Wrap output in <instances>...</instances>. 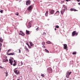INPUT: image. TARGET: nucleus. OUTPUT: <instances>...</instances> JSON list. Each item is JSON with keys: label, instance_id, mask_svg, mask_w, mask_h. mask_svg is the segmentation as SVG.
Here are the masks:
<instances>
[{"label": "nucleus", "instance_id": "2", "mask_svg": "<svg viewBox=\"0 0 80 80\" xmlns=\"http://www.w3.org/2000/svg\"><path fill=\"white\" fill-rule=\"evenodd\" d=\"M47 72L48 73H51L53 72V70L51 68H48L47 69Z\"/></svg>", "mask_w": 80, "mask_h": 80}, {"label": "nucleus", "instance_id": "49", "mask_svg": "<svg viewBox=\"0 0 80 80\" xmlns=\"http://www.w3.org/2000/svg\"><path fill=\"white\" fill-rule=\"evenodd\" d=\"M77 1L78 2H80V0H77Z\"/></svg>", "mask_w": 80, "mask_h": 80}, {"label": "nucleus", "instance_id": "26", "mask_svg": "<svg viewBox=\"0 0 80 80\" xmlns=\"http://www.w3.org/2000/svg\"><path fill=\"white\" fill-rule=\"evenodd\" d=\"M24 48H25V50H27V51H29V50H28V48H27L26 47V46H25Z\"/></svg>", "mask_w": 80, "mask_h": 80}, {"label": "nucleus", "instance_id": "38", "mask_svg": "<svg viewBox=\"0 0 80 80\" xmlns=\"http://www.w3.org/2000/svg\"><path fill=\"white\" fill-rule=\"evenodd\" d=\"M43 35H46V33H45V32H43Z\"/></svg>", "mask_w": 80, "mask_h": 80}, {"label": "nucleus", "instance_id": "12", "mask_svg": "<svg viewBox=\"0 0 80 80\" xmlns=\"http://www.w3.org/2000/svg\"><path fill=\"white\" fill-rule=\"evenodd\" d=\"M14 54H15V53L13 52L7 53V55H15Z\"/></svg>", "mask_w": 80, "mask_h": 80}, {"label": "nucleus", "instance_id": "7", "mask_svg": "<svg viewBox=\"0 0 80 80\" xmlns=\"http://www.w3.org/2000/svg\"><path fill=\"white\" fill-rule=\"evenodd\" d=\"M19 35H22V36H25V33L23 32V31H20V32L19 33Z\"/></svg>", "mask_w": 80, "mask_h": 80}, {"label": "nucleus", "instance_id": "8", "mask_svg": "<svg viewBox=\"0 0 80 80\" xmlns=\"http://www.w3.org/2000/svg\"><path fill=\"white\" fill-rule=\"evenodd\" d=\"M63 46L64 49L66 50V51H67L68 50L67 45L66 44H63Z\"/></svg>", "mask_w": 80, "mask_h": 80}, {"label": "nucleus", "instance_id": "56", "mask_svg": "<svg viewBox=\"0 0 80 80\" xmlns=\"http://www.w3.org/2000/svg\"><path fill=\"white\" fill-rule=\"evenodd\" d=\"M1 51V47H0V52Z\"/></svg>", "mask_w": 80, "mask_h": 80}, {"label": "nucleus", "instance_id": "46", "mask_svg": "<svg viewBox=\"0 0 80 80\" xmlns=\"http://www.w3.org/2000/svg\"><path fill=\"white\" fill-rule=\"evenodd\" d=\"M28 47L29 48H31V47L30 46V45L28 46Z\"/></svg>", "mask_w": 80, "mask_h": 80}, {"label": "nucleus", "instance_id": "57", "mask_svg": "<svg viewBox=\"0 0 80 80\" xmlns=\"http://www.w3.org/2000/svg\"><path fill=\"white\" fill-rule=\"evenodd\" d=\"M8 76V74H6V77H7Z\"/></svg>", "mask_w": 80, "mask_h": 80}, {"label": "nucleus", "instance_id": "63", "mask_svg": "<svg viewBox=\"0 0 80 80\" xmlns=\"http://www.w3.org/2000/svg\"><path fill=\"white\" fill-rule=\"evenodd\" d=\"M65 80H66V79H65Z\"/></svg>", "mask_w": 80, "mask_h": 80}, {"label": "nucleus", "instance_id": "30", "mask_svg": "<svg viewBox=\"0 0 80 80\" xmlns=\"http://www.w3.org/2000/svg\"><path fill=\"white\" fill-rule=\"evenodd\" d=\"M3 11L2 10H1L0 11V12L1 13H3Z\"/></svg>", "mask_w": 80, "mask_h": 80}, {"label": "nucleus", "instance_id": "51", "mask_svg": "<svg viewBox=\"0 0 80 80\" xmlns=\"http://www.w3.org/2000/svg\"><path fill=\"white\" fill-rule=\"evenodd\" d=\"M8 50L9 52V51H11V49H9Z\"/></svg>", "mask_w": 80, "mask_h": 80}, {"label": "nucleus", "instance_id": "4", "mask_svg": "<svg viewBox=\"0 0 80 80\" xmlns=\"http://www.w3.org/2000/svg\"><path fill=\"white\" fill-rule=\"evenodd\" d=\"M13 62H14L13 64V62H12V63H10L11 65H13V67H15V66L17 65V61H16V60H14V61H13Z\"/></svg>", "mask_w": 80, "mask_h": 80}, {"label": "nucleus", "instance_id": "28", "mask_svg": "<svg viewBox=\"0 0 80 80\" xmlns=\"http://www.w3.org/2000/svg\"><path fill=\"white\" fill-rule=\"evenodd\" d=\"M42 45H45V42H42Z\"/></svg>", "mask_w": 80, "mask_h": 80}, {"label": "nucleus", "instance_id": "55", "mask_svg": "<svg viewBox=\"0 0 80 80\" xmlns=\"http://www.w3.org/2000/svg\"><path fill=\"white\" fill-rule=\"evenodd\" d=\"M55 14H57V13H55V14H54V16L56 15H55Z\"/></svg>", "mask_w": 80, "mask_h": 80}, {"label": "nucleus", "instance_id": "14", "mask_svg": "<svg viewBox=\"0 0 80 80\" xmlns=\"http://www.w3.org/2000/svg\"><path fill=\"white\" fill-rule=\"evenodd\" d=\"M65 11V9H63L61 11V13L62 15L64 13V12Z\"/></svg>", "mask_w": 80, "mask_h": 80}, {"label": "nucleus", "instance_id": "31", "mask_svg": "<svg viewBox=\"0 0 80 80\" xmlns=\"http://www.w3.org/2000/svg\"><path fill=\"white\" fill-rule=\"evenodd\" d=\"M54 61H55L56 62H58V61L57 60V59H54Z\"/></svg>", "mask_w": 80, "mask_h": 80}, {"label": "nucleus", "instance_id": "25", "mask_svg": "<svg viewBox=\"0 0 80 80\" xmlns=\"http://www.w3.org/2000/svg\"><path fill=\"white\" fill-rule=\"evenodd\" d=\"M44 51H45V52H46V53H49V51H48V50L46 49H45Z\"/></svg>", "mask_w": 80, "mask_h": 80}, {"label": "nucleus", "instance_id": "6", "mask_svg": "<svg viewBox=\"0 0 80 80\" xmlns=\"http://www.w3.org/2000/svg\"><path fill=\"white\" fill-rule=\"evenodd\" d=\"M13 60H14V58H12V57L10 58V59L9 60V63H12L13 62V61H12Z\"/></svg>", "mask_w": 80, "mask_h": 80}, {"label": "nucleus", "instance_id": "60", "mask_svg": "<svg viewBox=\"0 0 80 80\" xmlns=\"http://www.w3.org/2000/svg\"><path fill=\"white\" fill-rule=\"evenodd\" d=\"M17 80H20L19 79H17Z\"/></svg>", "mask_w": 80, "mask_h": 80}, {"label": "nucleus", "instance_id": "24", "mask_svg": "<svg viewBox=\"0 0 80 80\" xmlns=\"http://www.w3.org/2000/svg\"><path fill=\"white\" fill-rule=\"evenodd\" d=\"M46 43H48V44H52V42L50 41H46Z\"/></svg>", "mask_w": 80, "mask_h": 80}, {"label": "nucleus", "instance_id": "16", "mask_svg": "<svg viewBox=\"0 0 80 80\" xmlns=\"http://www.w3.org/2000/svg\"><path fill=\"white\" fill-rule=\"evenodd\" d=\"M26 33L27 35H30V31L27 30H26Z\"/></svg>", "mask_w": 80, "mask_h": 80}, {"label": "nucleus", "instance_id": "13", "mask_svg": "<svg viewBox=\"0 0 80 80\" xmlns=\"http://www.w3.org/2000/svg\"><path fill=\"white\" fill-rule=\"evenodd\" d=\"M54 12H55V11L53 9L51 10L50 12V13L51 15L53 14V13H54Z\"/></svg>", "mask_w": 80, "mask_h": 80}, {"label": "nucleus", "instance_id": "42", "mask_svg": "<svg viewBox=\"0 0 80 80\" xmlns=\"http://www.w3.org/2000/svg\"><path fill=\"white\" fill-rule=\"evenodd\" d=\"M64 2H65V0H64V1H61V3H64Z\"/></svg>", "mask_w": 80, "mask_h": 80}, {"label": "nucleus", "instance_id": "22", "mask_svg": "<svg viewBox=\"0 0 80 80\" xmlns=\"http://www.w3.org/2000/svg\"><path fill=\"white\" fill-rule=\"evenodd\" d=\"M29 43H30V46L31 47H32V46H33V44L32 42H29Z\"/></svg>", "mask_w": 80, "mask_h": 80}, {"label": "nucleus", "instance_id": "61", "mask_svg": "<svg viewBox=\"0 0 80 80\" xmlns=\"http://www.w3.org/2000/svg\"><path fill=\"white\" fill-rule=\"evenodd\" d=\"M72 67H73V66L72 65Z\"/></svg>", "mask_w": 80, "mask_h": 80}, {"label": "nucleus", "instance_id": "18", "mask_svg": "<svg viewBox=\"0 0 80 80\" xmlns=\"http://www.w3.org/2000/svg\"><path fill=\"white\" fill-rule=\"evenodd\" d=\"M16 69H17V68H15L14 69V72L16 73V74H17V72H18V70H16Z\"/></svg>", "mask_w": 80, "mask_h": 80}, {"label": "nucleus", "instance_id": "47", "mask_svg": "<svg viewBox=\"0 0 80 80\" xmlns=\"http://www.w3.org/2000/svg\"><path fill=\"white\" fill-rule=\"evenodd\" d=\"M5 58H6V59H7V56H5Z\"/></svg>", "mask_w": 80, "mask_h": 80}, {"label": "nucleus", "instance_id": "50", "mask_svg": "<svg viewBox=\"0 0 80 80\" xmlns=\"http://www.w3.org/2000/svg\"><path fill=\"white\" fill-rule=\"evenodd\" d=\"M19 20H22V19H19Z\"/></svg>", "mask_w": 80, "mask_h": 80}, {"label": "nucleus", "instance_id": "58", "mask_svg": "<svg viewBox=\"0 0 80 80\" xmlns=\"http://www.w3.org/2000/svg\"><path fill=\"white\" fill-rule=\"evenodd\" d=\"M50 20V19H48V20Z\"/></svg>", "mask_w": 80, "mask_h": 80}, {"label": "nucleus", "instance_id": "44", "mask_svg": "<svg viewBox=\"0 0 80 80\" xmlns=\"http://www.w3.org/2000/svg\"><path fill=\"white\" fill-rule=\"evenodd\" d=\"M21 65H23V62H22V61L21 62Z\"/></svg>", "mask_w": 80, "mask_h": 80}, {"label": "nucleus", "instance_id": "1", "mask_svg": "<svg viewBox=\"0 0 80 80\" xmlns=\"http://www.w3.org/2000/svg\"><path fill=\"white\" fill-rule=\"evenodd\" d=\"M34 7V4H33L32 5L29 6L28 8V10L29 12H30L32 10L33 7Z\"/></svg>", "mask_w": 80, "mask_h": 80}, {"label": "nucleus", "instance_id": "27", "mask_svg": "<svg viewBox=\"0 0 80 80\" xmlns=\"http://www.w3.org/2000/svg\"><path fill=\"white\" fill-rule=\"evenodd\" d=\"M72 55H76L77 54V52H73L72 53Z\"/></svg>", "mask_w": 80, "mask_h": 80}, {"label": "nucleus", "instance_id": "19", "mask_svg": "<svg viewBox=\"0 0 80 80\" xmlns=\"http://www.w3.org/2000/svg\"><path fill=\"white\" fill-rule=\"evenodd\" d=\"M73 60L69 62V65H73Z\"/></svg>", "mask_w": 80, "mask_h": 80}, {"label": "nucleus", "instance_id": "54", "mask_svg": "<svg viewBox=\"0 0 80 80\" xmlns=\"http://www.w3.org/2000/svg\"><path fill=\"white\" fill-rule=\"evenodd\" d=\"M78 5H80V2L78 3Z\"/></svg>", "mask_w": 80, "mask_h": 80}, {"label": "nucleus", "instance_id": "10", "mask_svg": "<svg viewBox=\"0 0 80 80\" xmlns=\"http://www.w3.org/2000/svg\"><path fill=\"white\" fill-rule=\"evenodd\" d=\"M32 21L29 22L28 23V25L27 26V27L28 28H30L31 27V23H32Z\"/></svg>", "mask_w": 80, "mask_h": 80}, {"label": "nucleus", "instance_id": "29", "mask_svg": "<svg viewBox=\"0 0 80 80\" xmlns=\"http://www.w3.org/2000/svg\"><path fill=\"white\" fill-rule=\"evenodd\" d=\"M55 28H59V26L58 25H57L55 26Z\"/></svg>", "mask_w": 80, "mask_h": 80}, {"label": "nucleus", "instance_id": "17", "mask_svg": "<svg viewBox=\"0 0 80 80\" xmlns=\"http://www.w3.org/2000/svg\"><path fill=\"white\" fill-rule=\"evenodd\" d=\"M8 62V59H3V62Z\"/></svg>", "mask_w": 80, "mask_h": 80}, {"label": "nucleus", "instance_id": "35", "mask_svg": "<svg viewBox=\"0 0 80 80\" xmlns=\"http://www.w3.org/2000/svg\"><path fill=\"white\" fill-rule=\"evenodd\" d=\"M0 68L1 69H2V68H4V69H5V68H4L3 67L1 66H0Z\"/></svg>", "mask_w": 80, "mask_h": 80}, {"label": "nucleus", "instance_id": "48", "mask_svg": "<svg viewBox=\"0 0 80 80\" xmlns=\"http://www.w3.org/2000/svg\"><path fill=\"white\" fill-rule=\"evenodd\" d=\"M26 45H28V42H27L26 43Z\"/></svg>", "mask_w": 80, "mask_h": 80}, {"label": "nucleus", "instance_id": "43", "mask_svg": "<svg viewBox=\"0 0 80 80\" xmlns=\"http://www.w3.org/2000/svg\"><path fill=\"white\" fill-rule=\"evenodd\" d=\"M19 53H21V51H20V49H19Z\"/></svg>", "mask_w": 80, "mask_h": 80}, {"label": "nucleus", "instance_id": "64", "mask_svg": "<svg viewBox=\"0 0 80 80\" xmlns=\"http://www.w3.org/2000/svg\"><path fill=\"white\" fill-rule=\"evenodd\" d=\"M50 1L52 0H50Z\"/></svg>", "mask_w": 80, "mask_h": 80}, {"label": "nucleus", "instance_id": "20", "mask_svg": "<svg viewBox=\"0 0 80 80\" xmlns=\"http://www.w3.org/2000/svg\"><path fill=\"white\" fill-rule=\"evenodd\" d=\"M3 42V39L1 37H0V42Z\"/></svg>", "mask_w": 80, "mask_h": 80}, {"label": "nucleus", "instance_id": "32", "mask_svg": "<svg viewBox=\"0 0 80 80\" xmlns=\"http://www.w3.org/2000/svg\"><path fill=\"white\" fill-rule=\"evenodd\" d=\"M19 73H20V71H19L18 72H17L16 75H19Z\"/></svg>", "mask_w": 80, "mask_h": 80}, {"label": "nucleus", "instance_id": "34", "mask_svg": "<svg viewBox=\"0 0 80 80\" xmlns=\"http://www.w3.org/2000/svg\"><path fill=\"white\" fill-rule=\"evenodd\" d=\"M56 13H58V14H59V13H60V12H59V11H57L56 12Z\"/></svg>", "mask_w": 80, "mask_h": 80}, {"label": "nucleus", "instance_id": "52", "mask_svg": "<svg viewBox=\"0 0 80 80\" xmlns=\"http://www.w3.org/2000/svg\"><path fill=\"white\" fill-rule=\"evenodd\" d=\"M54 30H57V28H54Z\"/></svg>", "mask_w": 80, "mask_h": 80}, {"label": "nucleus", "instance_id": "39", "mask_svg": "<svg viewBox=\"0 0 80 80\" xmlns=\"http://www.w3.org/2000/svg\"><path fill=\"white\" fill-rule=\"evenodd\" d=\"M2 46V43L0 42V47H1Z\"/></svg>", "mask_w": 80, "mask_h": 80}, {"label": "nucleus", "instance_id": "3", "mask_svg": "<svg viewBox=\"0 0 80 80\" xmlns=\"http://www.w3.org/2000/svg\"><path fill=\"white\" fill-rule=\"evenodd\" d=\"M78 32H76V31H73L72 33V37H74L75 36H77L78 34Z\"/></svg>", "mask_w": 80, "mask_h": 80}, {"label": "nucleus", "instance_id": "45", "mask_svg": "<svg viewBox=\"0 0 80 80\" xmlns=\"http://www.w3.org/2000/svg\"><path fill=\"white\" fill-rule=\"evenodd\" d=\"M6 75H8V72H5Z\"/></svg>", "mask_w": 80, "mask_h": 80}, {"label": "nucleus", "instance_id": "33", "mask_svg": "<svg viewBox=\"0 0 80 80\" xmlns=\"http://www.w3.org/2000/svg\"><path fill=\"white\" fill-rule=\"evenodd\" d=\"M16 15H17V16H18V15H19V13H18V12H17L16 14Z\"/></svg>", "mask_w": 80, "mask_h": 80}, {"label": "nucleus", "instance_id": "15", "mask_svg": "<svg viewBox=\"0 0 80 80\" xmlns=\"http://www.w3.org/2000/svg\"><path fill=\"white\" fill-rule=\"evenodd\" d=\"M64 8V9H66V10L67 9V6H65V5H63L62 8Z\"/></svg>", "mask_w": 80, "mask_h": 80}, {"label": "nucleus", "instance_id": "21", "mask_svg": "<svg viewBox=\"0 0 80 80\" xmlns=\"http://www.w3.org/2000/svg\"><path fill=\"white\" fill-rule=\"evenodd\" d=\"M56 70L57 72H59V68L57 67L56 68Z\"/></svg>", "mask_w": 80, "mask_h": 80}, {"label": "nucleus", "instance_id": "5", "mask_svg": "<svg viewBox=\"0 0 80 80\" xmlns=\"http://www.w3.org/2000/svg\"><path fill=\"white\" fill-rule=\"evenodd\" d=\"M71 73H72V72L71 71L69 72L68 71H67V72L66 74V77H67L68 78Z\"/></svg>", "mask_w": 80, "mask_h": 80}, {"label": "nucleus", "instance_id": "9", "mask_svg": "<svg viewBox=\"0 0 80 80\" xmlns=\"http://www.w3.org/2000/svg\"><path fill=\"white\" fill-rule=\"evenodd\" d=\"M70 10L71 12H73V11H74V12L78 11V10H77L76 9L72 8H71V9H70Z\"/></svg>", "mask_w": 80, "mask_h": 80}, {"label": "nucleus", "instance_id": "59", "mask_svg": "<svg viewBox=\"0 0 80 80\" xmlns=\"http://www.w3.org/2000/svg\"><path fill=\"white\" fill-rule=\"evenodd\" d=\"M30 45H29V44H28V46H29Z\"/></svg>", "mask_w": 80, "mask_h": 80}, {"label": "nucleus", "instance_id": "62", "mask_svg": "<svg viewBox=\"0 0 80 80\" xmlns=\"http://www.w3.org/2000/svg\"><path fill=\"white\" fill-rule=\"evenodd\" d=\"M53 68H54V66L53 67Z\"/></svg>", "mask_w": 80, "mask_h": 80}, {"label": "nucleus", "instance_id": "36", "mask_svg": "<svg viewBox=\"0 0 80 80\" xmlns=\"http://www.w3.org/2000/svg\"><path fill=\"white\" fill-rule=\"evenodd\" d=\"M42 48H46V47H45V46L44 45H43L42 46Z\"/></svg>", "mask_w": 80, "mask_h": 80}, {"label": "nucleus", "instance_id": "11", "mask_svg": "<svg viewBox=\"0 0 80 80\" xmlns=\"http://www.w3.org/2000/svg\"><path fill=\"white\" fill-rule=\"evenodd\" d=\"M30 3H31V1L30 0L27 1L26 3V5H30Z\"/></svg>", "mask_w": 80, "mask_h": 80}, {"label": "nucleus", "instance_id": "37", "mask_svg": "<svg viewBox=\"0 0 80 80\" xmlns=\"http://www.w3.org/2000/svg\"><path fill=\"white\" fill-rule=\"evenodd\" d=\"M41 76L42 77H45V76L44 75V74H42L41 75Z\"/></svg>", "mask_w": 80, "mask_h": 80}, {"label": "nucleus", "instance_id": "53", "mask_svg": "<svg viewBox=\"0 0 80 80\" xmlns=\"http://www.w3.org/2000/svg\"><path fill=\"white\" fill-rule=\"evenodd\" d=\"M7 53H9V51L8 50V51L7 52Z\"/></svg>", "mask_w": 80, "mask_h": 80}, {"label": "nucleus", "instance_id": "40", "mask_svg": "<svg viewBox=\"0 0 80 80\" xmlns=\"http://www.w3.org/2000/svg\"><path fill=\"white\" fill-rule=\"evenodd\" d=\"M36 30L37 31H38V28L36 29Z\"/></svg>", "mask_w": 80, "mask_h": 80}, {"label": "nucleus", "instance_id": "23", "mask_svg": "<svg viewBox=\"0 0 80 80\" xmlns=\"http://www.w3.org/2000/svg\"><path fill=\"white\" fill-rule=\"evenodd\" d=\"M48 11H46L45 14L46 17L48 16Z\"/></svg>", "mask_w": 80, "mask_h": 80}, {"label": "nucleus", "instance_id": "41", "mask_svg": "<svg viewBox=\"0 0 80 80\" xmlns=\"http://www.w3.org/2000/svg\"><path fill=\"white\" fill-rule=\"evenodd\" d=\"M66 2H68V1L70 2L71 1V0H66Z\"/></svg>", "mask_w": 80, "mask_h": 80}]
</instances>
